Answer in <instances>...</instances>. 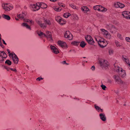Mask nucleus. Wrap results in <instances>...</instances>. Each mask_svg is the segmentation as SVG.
I'll return each mask as SVG.
<instances>
[{
    "label": "nucleus",
    "instance_id": "nucleus-1",
    "mask_svg": "<svg viewBox=\"0 0 130 130\" xmlns=\"http://www.w3.org/2000/svg\"><path fill=\"white\" fill-rule=\"evenodd\" d=\"M47 7L46 5L43 3H38L36 4H31L30 7L32 9V10L34 11L38 10L40 7L42 8H45Z\"/></svg>",
    "mask_w": 130,
    "mask_h": 130
},
{
    "label": "nucleus",
    "instance_id": "nucleus-2",
    "mask_svg": "<svg viewBox=\"0 0 130 130\" xmlns=\"http://www.w3.org/2000/svg\"><path fill=\"white\" fill-rule=\"evenodd\" d=\"M37 33L39 36L44 35L46 37L48 40L52 42V38L51 32L48 31H46V34L39 31H37Z\"/></svg>",
    "mask_w": 130,
    "mask_h": 130
},
{
    "label": "nucleus",
    "instance_id": "nucleus-3",
    "mask_svg": "<svg viewBox=\"0 0 130 130\" xmlns=\"http://www.w3.org/2000/svg\"><path fill=\"white\" fill-rule=\"evenodd\" d=\"M36 22L38 25H40L41 27L43 28L46 27V24L50 25L51 24L50 21L48 19L44 20V22L45 23V24L42 23L41 20H38V19L36 20Z\"/></svg>",
    "mask_w": 130,
    "mask_h": 130
},
{
    "label": "nucleus",
    "instance_id": "nucleus-4",
    "mask_svg": "<svg viewBox=\"0 0 130 130\" xmlns=\"http://www.w3.org/2000/svg\"><path fill=\"white\" fill-rule=\"evenodd\" d=\"M17 16L18 18L22 19H23L24 22L28 23L30 25H32L34 24V21L31 20L25 19L24 18V14H18Z\"/></svg>",
    "mask_w": 130,
    "mask_h": 130
},
{
    "label": "nucleus",
    "instance_id": "nucleus-5",
    "mask_svg": "<svg viewBox=\"0 0 130 130\" xmlns=\"http://www.w3.org/2000/svg\"><path fill=\"white\" fill-rule=\"evenodd\" d=\"M95 38L98 42L99 45L101 47L103 48L104 40L98 36H95Z\"/></svg>",
    "mask_w": 130,
    "mask_h": 130
},
{
    "label": "nucleus",
    "instance_id": "nucleus-6",
    "mask_svg": "<svg viewBox=\"0 0 130 130\" xmlns=\"http://www.w3.org/2000/svg\"><path fill=\"white\" fill-rule=\"evenodd\" d=\"M2 7L5 10L9 11L12 9L13 8L12 5L8 3H4L2 5Z\"/></svg>",
    "mask_w": 130,
    "mask_h": 130
},
{
    "label": "nucleus",
    "instance_id": "nucleus-7",
    "mask_svg": "<svg viewBox=\"0 0 130 130\" xmlns=\"http://www.w3.org/2000/svg\"><path fill=\"white\" fill-rule=\"evenodd\" d=\"M99 64L102 68H105L107 67L108 65V63L106 60L102 59L99 61Z\"/></svg>",
    "mask_w": 130,
    "mask_h": 130
},
{
    "label": "nucleus",
    "instance_id": "nucleus-8",
    "mask_svg": "<svg viewBox=\"0 0 130 130\" xmlns=\"http://www.w3.org/2000/svg\"><path fill=\"white\" fill-rule=\"evenodd\" d=\"M102 33L103 34L104 36L107 39H110L111 37L110 35L109 34L108 32L104 29H101Z\"/></svg>",
    "mask_w": 130,
    "mask_h": 130
},
{
    "label": "nucleus",
    "instance_id": "nucleus-9",
    "mask_svg": "<svg viewBox=\"0 0 130 130\" xmlns=\"http://www.w3.org/2000/svg\"><path fill=\"white\" fill-rule=\"evenodd\" d=\"M106 28L107 29L109 30L111 33H113L114 31L116 30L115 27L111 24H109L107 25Z\"/></svg>",
    "mask_w": 130,
    "mask_h": 130
},
{
    "label": "nucleus",
    "instance_id": "nucleus-10",
    "mask_svg": "<svg viewBox=\"0 0 130 130\" xmlns=\"http://www.w3.org/2000/svg\"><path fill=\"white\" fill-rule=\"evenodd\" d=\"M64 36L65 38H67L69 40H72L73 38L72 35L71 34L69 31H67L64 34Z\"/></svg>",
    "mask_w": 130,
    "mask_h": 130
},
{
    "label": "nucleus",
    "instance_id": "nucleus-11",
    "mask_svg": "<svg viewBox=\"0 0 130 130\" xmlns=\"http://www.w3.org/2000/svg\"><path fill=\"white\" fill-rule=\"evenodd\" d=\"M123 16L127 19H130V12H129L124 11L122 13Z\"/></svg>",
    "mask_w": 130,
    "mask_h": 130
},
{
    "label": "nucleus",
    "instance_id": "nucleus-12",
    "mask_svg": "<svg viewBox=\"0 0 130 130\" xmlns=\"http://www.w3.org/2000/svg\"><path fill=\"white\" fill-rule=\"evenodd\" d=\"M12 55L11 57H12L14 63L15 64H17L19 61L18 58L15 54H13Z\"/></svg>",
    "mask_w": 130,
    "mask_h": 130
},
{
    "label": "nucleus",
    "instance_id": "nucleus-13",
    "mask_svg": "<svg viewBox=\"0 0 130 130\" xmlns=\"http://www.w3.org/2000/svg\"><path fill=\"white\" fill-rule=\"evenodd\" d=\"M58 43L59 45L62 48H66L67 47V44L65 42L60 40L58 41Z\"/></svg>",
    "mask_w": 130,
    "mask_h": 130
},
{
    "label": "nucleus",
    "instance_id": "nucleus-14",
    "mask_svg": "<svg viewBox=\"0 0 130 130\" xmlns=\"http://www.w3.org/2000/svg\"><path fill=\"white\" fill-rule=\"evenodd\" d=\"M122 58L123 60L128 65V66L130 67V61L127 57L125 55H123L122 56Z\"/></svg>",
    "mask_w": 130,
    "mask_h": 130
},
{
    "label": "nucleus",
    "instance_id": "nucleus-15",
    "mask_svg": "<svg viewBox=\"0 0 130 130\" xmlns=\"http://www.w3.org/2000/svg\"><path fill=\"white\" fill-rule=\"evenodd\" d=\"M50 47L53 53L56 54H57L59 53V52L58 49L54 46L51 45Z\"/></svg>",
    "mask_w": 130,
    "mask_h": 130
},
{
    "label": "nucleus",
    "instance_id": "nucleus-16",
    "mask_svg": "<svg viewBox=\"0 0 130 130\" xmlns=\"http://www.w3.org/2000/svg\"><path fill=\"white\" fill-rule=\"evenodd\" d=\"M114 79L115 81L118 84H119L120 83L121 80L119 77L118 75H115L113 76Z\"/></svg>",
    "mask_w": 130,
    "mask_h": 130
},
{
    "label": "nucleus",
    "instance_id": "nucleus-17",
    "mask_svg": "<svg viewBox=\"0 0 130 130\" xmlns=\"http://www.w3.org/2000/svg\"><path fill=\"white\" fill-rule=\"evenodd\" d=\"M99 117L100 119L103 121H105L106 120V117L104 113H100L99 114Z\"/></svg>",
    "mask_w": 130,
    "mask_h": 130
},
{
    "label": "nucleus",
    "instance_id": "nucleus-18",
    "mask_svg": "<svg viewBox=\"0 0 130 130\" xmlns=\"http://www.w3.org/2000/svg\"><path fill=\"white\" fill-rule=\"evenodd\" d=\"M94 107L96 110L98 112H103V109H101L96 104H95L94 105Z\"/></svg>",
    "mask_w": 130,
    "mask_h": 130
},
{
    "label": "nucleus",
    "instance_id": "nucleus-19",
    "mask_svg": "<svg viewBox=\"0 0 130 130\" xmlns=\"http://www.w3.org/2000/svg\"><path fill=\"white\" fill-rule=\"evenodd\" d=\"M120 71L119 72V74L122 77H124L125 75V71L123 70L122 68H120Z\"/></svg>",
    "mask_w": 130,
    "mask_h": 130
},
{
    "label": "nucleus",
    "instance_id": "nucleus-20",
    "mask_svg": "<svg viewBox=\"0 0 130 130\" xmlns=\"http://www.w3.org/2000/svg\"><path fill=\"white\" fill-rule=\"evenodd\" d=\"M115 6L116 7H119L121 8H123L125 6V5L119 2H117Z\"/></svg>",
    "mask_w": 130,
    "mask_h": 130
},
{
    "label": "nucleus",
    "instance_id": "nucleus-21",
    "mask_svg": "<svg viewBox=\"0 0 130 130\" xmlns=\"http://www.w3.org/2000/svg\"><path fill=\"white\" fill-rule=\"evenodd\" d=\"M114 70L117 72L119 73V72L120 71V69L122 68H120L116 64H114Z\"/></svg>",
    "mask_w": 130,
    "mask_h": 130
},
{
    "label": "nucleus",
    "instance_id": "nucleus-22",
    "mask_svg": "<svg viewBox=\"0 0 130 130\" xmlns=\"http://www.w3.org/2000/svg\"><path fill=\"white\" fill-rule=\"evenodd\" d=\"M82 10L84 12H87L89 11V9L86 6H83L81 8Z\"/></svg>",
    "mask_w": 130,
    "mask_h": 130
},
{
    "label": "nucleus",
    "instance_id": "nucleus-23",
    "mask_svg": "<svg viewBox=\"0 0 130 130\" xmlns=\"http://www.w3.org/2000/svg\"><path fill=\"white\" fill-rule=\"evenodd\" d=\"M22 25L26 28L29 30H31V28L30 26L28 25L27 23H23L22 24Z\"/></svg>",
    "mask_w": 130,
    "mask_h": 130
},
{
    "label": "nucleus",
    "instance_id": "nucleus-24",
    "mask_svg": "<svg viewBox=\"0 0 130 130\" xmlns=\"http://www.w3.org/2000/svg\"><path fill=\"white\" fill-rule=\"evenodd\" d=\"M2 17L3 18L7 20H9L10 19V18L9 16L7 15L3 14L2 15Z\"/></svg>",
    "mask_w": 130,
    "mask_h": 130
},
{
    "label": "nucleus",
    "instance_id": "nucleus-25",
    "mask_svg": "<svg viewBox=\"0 0 130 130\" xmlns=\"http://www.w3.org/2000/svg\"><path fill=\"white\" fill-rule=\"evenodd\" d=\"M1 56L3 57V58H6L7 57V55L4 52L0 51V57Z\"/></svg>",
    "mask_w": 130,
    "mask_h": 130
},
{
    "label": "nucleus",
    "instance_id": "nucleus-26",
    "mask_svg": "<svg viewBox=\"0 0 130 130\" xmlns=\"http://www.w3.org/2000/svg\"><path fill=\"white\" fill-rule=\"evenodd\" d=\"M99 11L102 12H105L107 11V9L101 6L100 5Z\"/></svg>",
    "mask_w": 130,
    "mask_h": 130
},
{
    "label": "nucleus",
    "instance_id": "nucleus-27",
    "mask_svg": "<svg viewBox=\"0 0 130 130\" xmlns=\"http://www.w3.org/2000/svg\"><path fill=\"white\" fill-rule=\"evenodd\" d=\"M53 9L55 11H60L61 9V7H58L56 6H54L53 7Z\"/></svg>",
    "mask_w": 130,
    "mask_h": 130
},
{
    "label": "nucleus",
    "instance_id": "nucleus-28",
    "mask_svg": "<svg viewBox=\"0 0 130 130\" xmlns=\"http://www.w3.org/2000/svg\"><path fill=\"white\" fill-rule=\"evenodd\" d=\"M87 42L89 44L91 45L93 44L94 42V41L93 40L92 38H91L90 40H89L88 41H87Z\"/></svg>",
    "mask_w": 130,
    "mask_h": 130
},
{
    "label": "nucleus",
    "instance_id": "nucleus-29",
    "mask_svg": "<svg viewBox=\"0 0 130 130\" xmlns=\"http://www.w3.org/2000/svg\"><path fill=\"white\" fill-rule=\"evenodd\" d=\"M91 38H92L89 35H87L85 36V39L87 41H88L89 40H90Z\"/></svg>",
    "mask_w": 130,
    "mask_h": 130
},
{
    "label": "nucleus",
    "instance_id": "nucleus-30",
    "mask_svg": "<svg viewBox=\"0 0 130 130\" xmlns=\"http://www.w3.org/2000/svg\"><path fill=\"white\" fill-rule=\"evenodd\" d=\"M120 82V83L119 84L122 85H123V86L124 87H125V86L127 84V83H126L125 82H123L121 80Z\"/></svg>",
    "mask_w": 130,
    "mask_h": 130
},
{
    "label": "nucleus",
    "instance_id": "nucleus-31",
    "mask_svg": "<svg viewBox=\"0 0 130 130\" xmlns=\"http://www.w3.org/2000/svg\"><path fill=\"white\" fill-rule=\"evenodd\" d=\"M100 5H97L94 6L93 7V9L95 10H97L99 11V7Z\"/></svg>",
    "mask_w": 130,
    "mask_h": 130
},
{
    "label": "nucleus",
    "instance_id": "nucleus-32",
    "mask_svg": "<svg viewBox=\"0 0 130 130\" xmlns=\"http://www.w3.org/2000/svg\"><path fill=\"white\" fill-rule=\"evenodd\" d=\"M59 23L61 25H63L66 23V21L62 19H61Z\"/></svg>",
    "mask_w": 130,
    "mask_h": 130
},
{
    "label": "nucleus",
    "instance_id": "nucleus-33",
    "mask_svg": "<svg viewBox=\"0 0 130 130\" xmlns=\"http://www.w3.org/2000/svg\"><path fill=\"white\" fill-rule=\"evenodd\" d=\"M86 45V43L84 41H82L80 44V46L82 47H84Z\"/></svg>",
    "mask_w": 130,
    "mask_h": 130
},
{
    "label": "nucleus",
    "instance_id": "nucleus-34",
    "mask_svg": "<svg viewBox=\"0 0 130 130\" xmlns=\"http://www.w3.org/2000/svg\"><path fill=\"white\" fill-rule=\"evenodd\" d=\"M115 43L117 47H119L121 46V44L117 41H115Z\"/></svg>",
    "mask_w": 130,
    "mask_h": 130
},
{
    "label": "nucleus",
    "instance_id": "nucleus-35",
    "mask_svg": "<svg viewBox=\"0 0 130 130\" xmlns=\"http://www.w3.org/2000/svg\"><path fill=\"white\" fill-rule=\"evenodd\" d=\"M79 42L74 41L72 42V44L74 45L77 46L79 44Z\"/></svg>",
    "mask_w": 130,
    "mask_h": 130
},
{
    "label": "nucleus",
    "instance_id": "nucleus-36",
    "mask_svg": "<svg viewBox=\"0 0 130 130\" xmlns=\"http://www.w3.org/2000/svg\"><path fill=\"white\" fill-rule=\"evenodd\" d=\"M70 6L74 9H77V7L75 5L72 4H69Z\"/></svg>",
    "mask_w": 130,
    "mask_h": 130
},
{
    "label": "nucleus",
    "instance_id": "nucleus-37",
    "mask_svg": "<svg viewBox=\"0 0 130 130\" xmlns=\"http://www.w3.org/2000/svg\"><path fill=\"white\" fill-rule=\"evenodd\" d=\"M71 15L70 13H64L63 14V16L64 17L67 18Z\"/></svg>",
    "mask_w": 130,
    "mask_h": 130
},
{
    "label": "nucleus",
    "instance_id": "nucleus-38",
    "mask_svg": "<svg viewBox=\"0 0 130 130\" xmlns=\"http://www.w3.org/2000/svg\"><path fill=\"white\" fill-rule=\"evenodd\" d=\"M61 18L59 16H57L56 18V20L58 23H59L61 20Z\"/></svg>",
    "mask_w": 130,
    "mask_h": 130
},
{
    "label": "nucleus",
    "instance_id": "nucleus-39",
    "mask_svg": "<svg viewBox=\"0 0 130 130\" xmlns=\"http://www.w3.org/2000/svg\"><path fill=\"white\" fill-rule=\"evenodd\" d=\"M5 63H7L9 65H10L11 64V62L9 60H6L5 62Z\"/></svg>",
    "mask_w": 130,
    "mask_h": 130
},
{
    "label": "nucleus",
    "instance_id": "nucleus-40",
    "mask_svg": "<svg viewBox=\"0 0 130 130\" xmlns=\"http://www.w3.org/2000/svg\"><path fill=\"white\" fill-rule=\"evenodd\" d=\"M7 52L9 54V56L10 57L11 56L12 54H14V53H10V51L9 49H7Z\"/></svg>",
    "mask_w": 130,
    "mask_h": 130
},
{
    "label": "nucleus",
    "instance_id": "nucleus-41",
    "mask_svg": "<svg viewBox=\"0 0 130 130\" xmlns=\"http://www.w3.org/2000/svg\"><path fill=\"white\" fill-rule=\"evenodd\" d=\"M108 41H107L106 40H104L103 48L106 46L108 44Z\"/></svg>",
    "mask_w": 130,
    "mask_h": 130
},
{
    "label": "nucleus",
    "instance_id": "nucleus-42",
    "mask_svg": "<svg viewBox=\"0 0 130 130\" xmlns=\"http://www.w3.org/2000/svg\"><path fill=\"white\" fill-rule=\"evenodd\" d=\"M73 18L75 20H77L78 19V17L77 15L76 14H73Z\"/></svg>",
    "mask_w": 130,
    "mask_h": 130
},
{
    "label": "nucleus",
    "instance_id": "nucleus-43",
    "mask_svg": "<svg viewBox=\"0 0 130 130\" xmlns=\"http://www.w3.org/2000/svg\"><path fill=\"white\" fill-rule=\"evenodd\" d=\"M101 87H102V88L104 90H105V89L106 88V86L103 84L101 86Z\"/></svg>",
    "mask_w": 130,
    "mask_h": 130
},
{
    "label": "nucleus",
    "instance_id": "nucleus-44",
    "mask_svg": "<svg viewBox=\"0 0 130 130\" xmlns=\"http://www.w3.org/2000/svg\"><path fill=\"white\" fill-rule=\"evenodd\" d=\"M117 37L120 39L121 40L122 39V38L121 37V35L120 34H117Z\"/></svg>",
    "mask_w": 130,
    "mask_h": 130
},
{
    "label": "nucleus",
    "instance_id": "nucleus-45",
    "mask_svg": "<svg viewBox=\"0 0 130 130\" xmlns=\"http://www.w3.org/2000/svg\"><path fill=\"white\" fill-rule=\"evenodd\" d=\"M113 52V51L111 49H109V53L110 55L112 54Z\"/></svg>",
    "mask_w": 130,
    "mask_h": 130
},
{
    "label": "nucleus",
    "instance_id": "nucleus-46",
    "mask_svg": "<svg viewBox=\"0 0 130 130\" xmlns=\"http://www.w3.org/2000/svg\"><path fill=\"white\" fill-rule=\"evenodd\" d=\"M4 60L3 57L2 56L0 57V62L1 63Z\"/></svg>",
    "mask_w": 130,
    "mask_h": 130
},
{
    "label": "nucleus",
    "instance_id": "nucleus-47",
    "mask_svg": "<svg viewBox=\"0 0 130 130\" xmlns=\"http://www.w3.org/2000/svg\"><path fill=\"white\" fill-rule=\"evenodd\" d=\"M126 40L128 42H130V38L129 37H126L125 38Z\"/></svg>",
    "mask_w": 130,
    "mask_h": 130
},
{
    "label": "nucleus",
    "instance_id": "nucleus-48",
    "mask_svg": "<svg viewBox=\"0 0 130 130\" xmlns=\"http://www.w3.org/2000/svg\"><path fill=\"white\" fill-rule=\"evenodd\" d=\"M91 69L93 71H94L95 70V67L94 66H92L91 68Z\"/></svg>",
    "mask_w": 130,
    "mask_h": 130
},
{
    "label": "nucleus",
    "instance_id": "nucleus-49",
    "mask_svg": "<svg viewBox=\"0 0 130 130\" xmlns=\"http://www.w3.org/2000/svg\"><path fill=\"white\" fill-rule=\"evenodd\" d=\"M107 82L108 83L111 84L112 82V80L110 79H108L107 80Z\"/></svg>",
    "mask_w": 130,
    "mask_h": 130
},
{
    "label": "nucleus",
    "instance_id": "nucleus-50",
    "mask_svg": "<svg viewBox=\"0 0 130 130\" xmlns=\"http://www.w3.org/2000/svg\"><path fill=\"white\" fill-rule=\"evenodd\" d=\"M42 79H43V78H42L40 77H38L36 79L37 80H38L39 81H40Z\"/></svg>",
    "mask_w": 130,
    "mask_h": 130
},
{
    "label": "nucleus",
    "instance_id": "nucleus-51",
    "mask_svg": "<svg viewBox=\"0 0 130 130\" xmlns=\"http://www.w3.org/2000/svg\"><path fill=\"white\" fill-rule=\"evenodd\" d=\"M59 5L60 6L62 7H64L65 6V5H62L61 4H59Z\"/></svg>",
    "mask_w": 130,
    "mask_h": 130
},
{
    "label": "nucleus",
    "instance_id": "nucleus-52",
    "mask_svg": "<svg viewBox=\"0 0 130 130\" xmlns=\"http://www.w3.org/2000/svg\"><path fill=\"white\" fill-rule=\"evenodd\" d=\"M2 40L3 41V43L4 44H5V45H6V43H5V41H4V40L3 39H2Z\"/></svg>",
    "mask_w": 130,
    "mask_h": 130
},
{
    "label": "nucleus",
    "instance_id": "nucleus-53",
    "mask_svg": "<svg viewBox=\"0 0 130 130\" xmlns=\"http://www.w3.org/2000/svg\"><path fill=\"white\" fill-rule=\"evenodd\" d=\"M11 70H12V71H14L15 72H16L17 71V70L16 69H13L12 68H11Z\"/></svg>",
    "mask_w": 130,
    "mask_h": 130
},
{
    "label": "nucleus",
    "instance_id": "nucleus-54",
    "mask_svg": "<svg viewBox=\"0 0 130 130\" xmlns=\"http://www.w3.org/2000/svg\"><path fill=\"white\" fill-rule=\"evenodd\" d=\"M115 92L116 94H118V90H115Z\"/></svg>",
    "mask_w": 130,
    "mask_h": 130
},
{
    "label": "nucleus",
    "instance_id": "nucleus-55",
    "mask_svg": "<svg viewBox=\"0 0 130 130\" xmlns=\"http://www.w3.org/2000/svg\"><path fill=\"white\" fill-rule=\"evenodd\" d=\"M1 40H0V45L2 46V43L1 42Z\"/></svg>",
    "mask_w": 130,
    "mask_h": 130
},
{
    "label": "nucleus",
    "instance_id": "nucleus-56",
    "mask_svg": "<svg viewBox=\"0 0 130 130\" xmlns=\"http://www.w3.org/2000/svg\"><path fill=\"white\" fill-rule=\"evenodd\" d=\"M63 63L64 64H66V61H64L63 62Z\"/></svg>",
    "mask_w": 130,
    "mask_h": 130
},
{
    "label": "nucleus",
    "instance_id": "nucleus-57",
    "mask_svg": "<svg viewBox=\"0 0 130 130\" xmlns=\"http://www.w3.org/2000/svg\"><path fill=\"white\" fill-rule=\"evenodd\" d=\"M83 62H87V61H85L84 60V61H83Z\"/></svg>",
    "mask_w": 130,
    "mask_h": 130
},
{
    "label": "nucleus",
    "instance_id": "nucleus-58",
    "mask_svg": "<svg viewBox=\"0 0 130 130\" xmlns=\"http://www.w3.org/2000/svg\"><path fill=\"white\" fill-rule=\"evenodd\" d=\"M85 102L87 103H88L89 104V102H88V101H86Z\"/></svg>",
    "mask_w": 130,
    "mask_h": 130
},
{
    "label": "nucleus",
    "instance_id": "nucleus-59",
    "mask_svg": "<svg viewBox=\"0 0 130 130\" xmlns=\"http://www.w3.org/2000/svg\"><path fill=\"white\" fill-rule=\"evenodd\" d=\"M1 35L0 34V40H2V38H1Z\"/></svg>",
    "mask_w": 130,
    "mask_h": 130
},
{
    "label": "nucleus",
    "instance_id": "nucleus-60",
    "mask_svg": "<svg viewBox=\"0 0 130 130\" xmlns=\"http://www.w3.org/2000/svg\"><path fill=\"white\" fill-rule=\"evenodd\" d=\"M15 20H19V19H17L16 18H15Z\"/></svg>",
    "mask_w": 130,
    "mask_h": 130
},
{
    "label": "nucleus",
    "instance_id": "nucleus-61",
    "mask_svg": "<svg viewBox=\"0 0 130 130\" xmlns=\"http://www.w3.org/2000/svg\"><path fill=\"white\" fill-rule=\"evenodd\" d=\"M82 65H83V66H84V63H82Z\"/></svg>",
    "mask_w": 130,
    "mask_h": 130
},
{
    "label": "nucleus",
    "instance_id": "nucleus-62",
    "mask_svg": "<svg viewBox=\"0 0 130 130\" xmlns=\"http://www.w3.org/2000/svg\"><path fill=\"white\" fill-rule=\"evenodd\" d=\"M1 16H0V19H1Z\"/></svg>",
    "mask_w": 130,
    "mask_h": 130
},
{
    "label": "nucleus",
    "instance_id": "nucleus-63",
    "mask_svg": "<svg viewBox=\"0 0 130 130\" xmlns=\"http://www.w3.org/2000/svg\"><path fill=\"white\" fill-rule=\"evenodd\" d=\"M83 58H86V57H83Z\"/></svg>",
    "mask_w": 130,
    "mask_h": 130
},
{
    "label": "nucleus",
    "instance_id": "nucleus-64",
    "mask_svg": "<svg viewBox=\"0 0 130 130\" xmlns=\"http://www.w3.org/2000/svg\"><path fill=\"white\" fill-rule=\"evenodd\" d=\"M124 106H125V104H124Z\"/></svg>",
    "mask_w": 130,
    "mask_h": 130
}]
</instances>
